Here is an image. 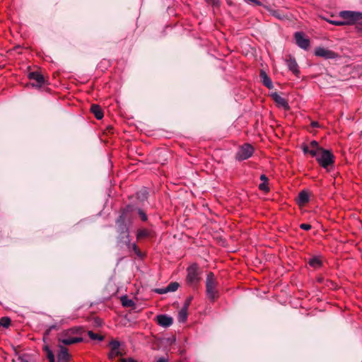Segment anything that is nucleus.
Instances as JSON below:
<instances>
[{"label": "nucleus", "mask_w": 362, "mask_h": 362, "mask_svg": "<svg viewBox=\"0 0 362 362\" xmlns=\"http://www.w3.org/2000/svg\"><path fill=\"white\" fill-rule=\"evenodd\" d=\"M186 284L193 288H197L201 281L202 270L197 262L189 264L186 269Z\"/></svg>", "instance_id": "nucleus-1"}, {"label": "nucleus", "mask_w": 362, "mask_h": 362, "mask_svg": "<svg viewBox=\"0 0 362 362\" xmlns=\"http://www.w3.org/2000/svg\"><path fill=\"white\" fill-rule=\"evenodd\" d=\"M218 287V281L215 274L212 272H208L206 278V295L212 303L217 300L220 296Z\"/></svg>", "instance_id": "nucleus-2"}, {"label": "nucleus", "mask_w": 362, "mask_h": 362, "mask_svg": "<svg viewBox=\"0 0 362 362\" xmlns=\"http://www.w3.org/2000/svg\"><path fill=\"white\" fill-rule=\"evenodd\" d=\"M137 209L138 208H136L133 204H130L120 209V215L117 218L116 223L119 225V231L121 233L128 232V228L126 226L125 221H131L132 214L134 211H137Z\"/></svg>", "instance_id": "nucleus-3"}, {"label": "nucleus", "mask_w": 362, "mask_h": 362, "mask_svg": "<svg viewBox=\"0 0 362 362\" xmlns=\"http://www.w3.org/2000/svg\"><path fill=\"white\" fill-rule=\"evenodd\" d=\"M83 333L82 327H72L67 329L59 339V341L64 345H71L82 342L83 339L81 337Z\"/></svg>", "instance_id": "nucleus-4"}, {"label": "nucleus", "mask_w": 362, "mask_h": 362, "mask_svg": "<svg viewBox=\"0 0 362 362\" xmlns=\"http://www.w3.org/2000/svg\"><path fill=\"white\" fill-rule=\"evenodd\" d=\"M317 162L322 168L329 171V168L334 167L335 157L331 151L323 148L317 157Z\"/></svg>", "instance_id": "nucleus-5"}, {"label": "nucleus", "mask_w": 362, "mask_h": 362, "mask_svg": "<svg viewBox=\"0 0 362 362\" xmlns=\"http://www.w3.org/2000/svg\"><path fill=\"white\" fill-rule=\"evenodd\" d=\"M255 151V148L251 144L244 143L238 146L235 158L239 162L247 160L253 156Z\"/></svg>", "instance_id": "nucleus-6"}, {"label": "nucleus", "mask_w": 362, "mask_h": 362, "mask_svg": "<svg viewBox=\"0 0 362 362\" xmlns=\"http://www.w3.org/2000/svg\"><path fill=\"white\" fill-rule=\"evenodd\" d=\"M339 16L344 19L345 25H354L362 19V12L343 11Z\"/></svg>", "instance_id": "nucleus-7"}, {"label": "nucleus", "mask_w": 362, "mask_h": 362, "mask_svg": "<svg viewBox=\"0 0 362 362\" xmlns=\"http://www.w3.org/2000/svg\"><path fill=\"white\" fill-rule=\"evenodd\" d=\"M28 78L30 80L35 81V83H32L33 87L40 88L47 83V81L44 76L37 71L29 72L28 74Z\"/></svg>", "instance_id": "nucleus-8"}, {"label": "nucleus", "mask_w": 362, "mask_h": 362, "mask_svg": "<svg viewBox=\"0 0 362 362\" xmlns=\"http://www.w3.org/2000/svg\"><path fill=\"white\" fill-rule=\"evenodd\" d=\"M294 38L296 45L305 50L308 49L310 45V41L308 37L305 36V34L303 32H296L294 34Z\"/></svg>", "instance_id": "nucleus-9"}, {"label": "nucleus", "mask_w": 362, "mask_h": 362, "mask_svg": "<svg viewBox=\"0 0 362 362\" xmlns=\"http://www.w3.org/2000/svg\"><path fill=\"white\" fill-rule=\"evenodd\" d=\"M156 236V233L153 230L147 228H139L136 230V238L138 241H141L145 239L153 238Z\"/></svg>", "instance_id": "nucleus-10"}, {"label": "nucleus", "mask_w": 362, "mask_h": 362, "mask_svg": "<svg viewBox=\"0 0 362 362\" xmlns=\"http://www.w3.org/2000/svg\"><path fill=\"white\" fill-rule=\"evenodd\" d=\"M110 351L108 354V359L113 360L117 356H122V353L119 351L120 342L118 340L112 339L110 341Z\"/></svg>", "instance_id": "nucleus-11"}, {"label": "nucleus", "mask_w": 362, "mask_h": 362, "mask_svg": "<svg viewBox=\"0 0 362 362\" xmlns=\"http://www.w3.org/2000/svg\"><path fill=\"white\" fill-rule=\"evenodd\" d=\"M285 61L289 71H291L296 76L299 77L300 71L295 57L291 54H288L286 56Z\"/></svg>", "instance_id": "nucleus-12"}, {"label": "nucleus", "mask_w": 362, "mask_h": 362, "mask_svg": "<svg viewBox=\"0 0 362 362\" xmlns=\"http://www.w3.org/2000/svg\"><path fill=\"white\" fill-rule=\"evenodd\" d=\"M315 54L317 57H320L325 59H335L338 57V54L336 52L320 47L315 49Z\"/></svg>", "instance_id": "nucleus-13"}, {"label": "nucleus", "mask_w": 362, "mask_h": 362, "mask_svg": "<svg viewBox=\"0 0 362 362\" xmlns=\"http://www.w3.org/2000/svg\"><path fill=\"white\" fill-rule=\"evenodd\" d=\"M271 98L279 107H282L285 110H290V106L288 105V100L286 98L281 97L277 93H272L271 95Z\"/></svg>", "instance_id": "nucleus-14"}, {"label": "nucleus", "mask_w": 362, "mask_h": 362, "mask_svg": "<svg viewBox=\"0 0 362 362\" xmlns=\"http://www.w3.org/2000/svg\"><path fill=\"white\" fill-rule=\"evenodd\" d=\"M310 193L306 190L299 192L297 198V204L300 206H305L310 202Z\"/></svg>", "instance_id": "nucleus-15"}, {"label": "nucleus", "mask_w": 362, "mask_h": 362, "mask_svg": "<svg viewBox=\"0 0 362 362\" xmlns=\"http://www.w3.org/2000/svg\"><path fill=\"white\" fill-rule=\"evenodd\" d=\"M71 357L68 349L60 346L59 351L57 354V362H70Z\"/></svg>", "instance_id": "nucleus-16"}, {"label": "nucleus", "mask_w": 362, "mask_h": 362, "mask_svg": "<svg viewBox=\"0 0 362 362\" xmlns=\"http://www.w3.org/2000/svg\"><path fill=\"white\" fill-rule=\"evenodd\" d=\"M157 322L160 326L168 327L173 324V320L171 317H169L168 315H159L157 316Z\"/></svg>", "instance_id": "nucleus-17"}, {"label": "nucleus", "mask_w": 362, "mask_h": 362, "mask_svg": "<svg viewBox=\"0 0 362 362\" xmlns=\"http://www.w3.org/2000/svg\"><path fill=\"white\" fill-rule=\"evenodd\" d=\"M259 179L262 181V183L259 185L258 189L266 194L269 193L270 192V188L269 187V178L266 175L262 174L260 175Z\"/></svg>", "instance_id": "nucleus-18"}, {"label": "nucleus", "mask_w": 362, "mask_h": 362, "mask_svg": "<svg viewBox=\"0 0 362 362\" xmlns=\"http://www.w3.org/2000/svg\"><path fill=\"white\" fill-rule=\"evenodd\" d=\"M259 77L262 84L269 89L273 88V83L270 77L267 74L264 70H260Z\"/></svg>", "instance_id": "nucleus-19"}, {"label": "nucleus", "mask_w": 362, "mask_h": 362, "mask_svg": "<svg viewBox=\"0 0 362 362\" xmlns=\"http://www.w3.org/2000/svg\"><path fill=\"white\" fill-rule=\"evenodd\" d=\"M90 111L97 119H101L104 116L103 111L99 105L93 104L90 106Z\"/></svg>", "instance_id": "nucleus-20"}, {"label": "nucleus", "mask_w": 362, "mask_h": 362, "mask_svg": "<svg viewBox=\"0 0 362 362\" xmlns=\"http://www.w3.org/2000/svg\"><path fill=\"white\" fill-rule=\"evenodd\" d=\"M42 351L49 362H55V356L47 344L42 346Z\"/></svg>", "instance_id": "nucleus-21"}, {"label": "nucleus", "mask_w": 362, "mask_h": 362, "mask_svg": "<svg viewBox=\"0 0 362 362\" xmlns=\"http://www.w3.org/2000/svg\"><path fill=\"white\" fill-rule=\"evenodd\" d=\"M308 264L314 269H318L322 266V261L320 257L315 256L309 259Z\"/></svg>", "instance_id": "nucleus-22"}, {"label": "nucleus", "mask_w": 362, "mask_h": 362, "mask_svg": "<svg viewBox=\"0 0 362 362\" xmlns=\"http://www.w3.org/2000/svg\"><path fill=\"white\" fill-rule=\"evenodd\" d=\"M120 300L123 307L133 308H135V303L133 300L129 298L127 296H122Z\"/></svg>", "instance_id": "nucleus-23"}, {"label": "nucleus", "mask_w": 362, "mask_h": 362, "mask_svg": "<svg viewBox=\"0 0 362 362\" xmlns=\"http://www.w3.org/2000/svg\"><path fill=\"white\" fill-rule=\"evenodd\" d=\"M187 316H188V310L182 308V309L179 311V313H178L179 322H185L187 319Z\"/></svg>", "instance_id": "nucleus-24"}, {"label": "nucleus", "mask_w": 362, "mask_h": 362, "mask_svg": "<svg viewBox=\"0 0 362 362\" xmlns=\"http://www.w3.org/2000/svg\"><path fill=\"white\" fill-rule=\"evenodd\" d=\"M128 247H129V248L132 247V250L134 252V253L136 255L137 257H139L140 258H142L144 257V255L143 254V252L141 251L140 248L136 243H133L132 245L129 243Z\"/></svg>", "instance_id": "nucleus-25"}, {"label": "nucleus", "mask_w": 362, "mask_h": 362, "mask_svg": "<svg viewBox=\"0 0 362 362\" xmlns=\"http://www.w3.org/2000/svg\"><path fill=\"white\" fill-rule=\"evenodd\" d=\"M11 324V320L8 317H2L0 318V327L8 328Z\"/></svg>", "instance_id": "nucleus-26"}, {"label": "nucleus", "mask_w": 362, "mask_h": 362, "mask_svg": "<svg viewBox=\"0 0 362 362\" xmlns=\"http://www.w3.org/2000/svg\"><path fill=\"white\" fill-rule=\"evenodd\" d=\"M136 211H137V214H138V216H139L140 220L142 222H147L148 218V215H147L146 212L140 208H138Z\"/></svg>", "instance_id": "nucleus-27"}, {"label": "nucleus", "mask_w": 362, "mask_h": 362, "mask_svg": "<svg viewBox=\"0 0 362 362\" xmlns=\"http://www.w3.org/2000/svg\"><path fill=\"white\" fill-rule=\"evenodd\" d=\"M88 335L93 340L103 341L104 339L103 336L98 334L97 333H95L93 331H88Z\"/></svg>", "instance_id": "nucleus-28"}, {"label": "nucleus", "mask_w": 362, "mask_h": 362, "mask_svg": "<svg viewBox=\"0 0 362 362\" xmlns=\"http://www.w3.org/2000/svg\"><path fill=\"white\" fill-rule=\"evenodd\" d=\"M114 133H115V128L112 125H108L103 129V134L105 136H109L114 134Z\"/></svg>", "instance_id": "nucleus-29"}, {"label": "nucleus", "mask_w": 362, "mask_h": 362, "mask_svg": "<svg viewBox=\"0 0 362 362\" xmlns=\"http://www.w3.org/2000/svg\"><path fill=\"white\" fill-rule=\"evenodd\" d=\"M179 284L177 282H171L168 284V286L166 287L167 291H175L177 290L179 287Z\"/></svg>", "instance_id": "nucleus-30"}, {"label": "nucleus", "mask_w": 362, "mask_h": 362, "mask_svg": "<svg viewBox=\"0 0 362 362\" xmlns=\"http://www.w3.org/2000/svg\"><path fill=\"white\" fill-rule=\"evenodd\" d=\"M309 145H310V149L318 150V151H320V152L323 149V148L321 147L319 145V143L317 141H316L315 140L312 141Z\"/></svg>", "instance_id": "nucleus-31"}, {"label": "nucleus", "mask_w": 362, "mask_h": 362, "mask_svg": "<svg viewBox=\"0 0 362 362\" xmlns=\"http://www.w3.org/2000/svg\"><path fill=\"white\" fill-rule=\"evenodd\" d=\"M55 328H56V326L52 325V326H50L48 329H47L45 330V332H44V334H43V341H45V340L47 339L48 336L50 334L51 330L53 329H55Z\"/></svg>", "instance_id": "nucleus-32"}, {"label": "nucleus", "mask_w": 362, "mask_h": 362, "mask_svg": "<svg viewBox=\"0 0 362 362\" xmlns=\"http://www.w3.org/2000/svg\"><path fill=\"white\" fill-rule=\"evenodd\" d=\"M192 299H193L192 296H189L188 298H187L182 308L188 310V308L192 301Z\"/></svg>", "instance_id": "nucleus-33"}, {"label": "nucleus", "mask_w": 362, "mask_h": 362, "mask_svg": "<svg viewBox=\"0 0 362 362\" xmlns=\"http://www.w3.org/2000/svg\"><path fill=\"white\" fill-rule=\"evenodd\" d=\"M308 154H310L312 157H315L317 158L318 155L320 154V152L318 150L310 149Z\"/></svg>", "instance_id": "nucleus-34"}, {"label": "nucleus", "mask_w": 362, "mask_h": 362, "mask_svg": "<svg viewBox=\"0 0 362 362\" xmlns=\"http://www.w3.org/2000/svg\"><path fill=\"white\" fill-rule=\"evenodd\" d=\"M300 228L304 230H310L312 228V226L308 223H301Z\"/></svg>", "instance_id": "nucleus-35"}, {"label": "nucleus", "mask_w": 362, "mask_h": 362, "mask_svg": "<svg viewBox=\"0 0 362 362\" xmlns=\"http://www.w3.org/2000/svg\"><path fill=\"white\" fill-rule=\"evenodd\" d=\"M206 3L212 5L213 6H218L220 0H206Z\"/></svg>", "instance_id": "nucleus-36"}, {"label": "nucleus", "mask_w": 362, "mask_h": 362, "mask_svg": "<svg viewBox=\"0 0 362 362\" xmlns=\"http://www.w3.org/2000/svg\"><path fill=\"white\" fill-rule=\"evenodd\" d=\"M301 148L305 154H308L310 151V145H307L305 144H303L301 145Z\"/></svg>", "instance_id": "nucleus-37"}, {"label": "nucleus", "mask_w": 362, "mask_h": 362, "mask_svg": "<svg viewBox=\"0 0 362 362\" xmlns=\"http://www.w3.org/2000/svg\"><path fill=\"white\" fill-rule=\"evenodd\" d=\"M330 24L334 25H345L344 21H327Z\"/></svg>", "instance_id": "nucleus-38"}, {"label": "nucleus", "mask_w": 362, "mask_h": 362, "mask_svg": "<svg viewBox=\"0 0 362 362\" xmlns=\"http://www.w3.org/2000/svg\"><path fill=\"white\" fill-rule=\"evenodd\" d=\"M355 25V29L356 32L360 35H362V23H356Z\"/></svg>", "instance_id": "nucleus-39"}, {"label": "nucleus", "mask_w": 362, "mask_h": 362, "mask_svg": "<svg viewBox=\"0 0 362 362\" xmlns=\"http://www.w3.org/2000/svg\"><path fill=\"white\" fill-rule=\"evenodd\" d=\"M119 361L120 362H137V361H136L132 358H122L119 359Z\"/></svg>", "instance_id": "nucleus-40"}, {"label": "nucleus", "mask_w": 362, "mask_h": 362, "mask_svg": "<svg viewBox=\"0 0 362 362\" xmlns=\"http://www.w3.org/2000/svg\"><path fill=\"white\" fill-rule=\"evenodd\" d=\"M310 126L313 128H319V127H320V125L319 122H317V121H312L311 123H310Z\"/></svg>", "instance_id": "nucleus-41"}, {"label": "nucleus", "mask_w": 362, "mask_h": 362, "mask_svg": "<svg viewBox=\"0 0 362 362\" xmlns=\"http://www.w3.org/2000/svg\"><path fill=\"white\" fill-rule=\"evenodd\" d=\"M156 292L159 294H163V293H167L168 291H167V288H157L156 290Z\"/></svg>", "instance_id": "nucleus-42"}, {"label": "nucleus", "mask_w": 362, "mask_h": 362, "mask_svg": "<svg viewBox=\"0 0 362 362\" xmlns=\"http://www.w3.org/2000/svg\"><path fill=\"white\" fill-rule=\"evenodd\" d=\"M247 2L253 3L257 6L261 5V3L258 0H245Z\"/></svg>", "instance_id": "nucleus-43"}, {"label": "nucleus", "mask_w": 362, "mask_h": 362, "mask_svg": "<svg viewBox=\"0 0 362 362\" xmlns=\"http://www.w3.org/2000/svg\"><path fill=\"white\" fill-rule=\"evenodd\" d=\"M157 362H168V360L165 358L161 357L157 361Z\"/></svg>", "instance_id": "nucleus-44"}, {"label": "nucleus", "mask_w": 362, "mask_h": 362, "mask_svg": "<svg viewBox=\"0 0 362 362\" xmlns=\"http://www.w3.org/2000/svg\"><path fill=\"white\" fill-rule=\"evenodd\" d=\"M18 360H19V362H29L27 359H25L23 356H19Z\"/></svg>", "instance_id": "nucleus-45"}]
</instances>
